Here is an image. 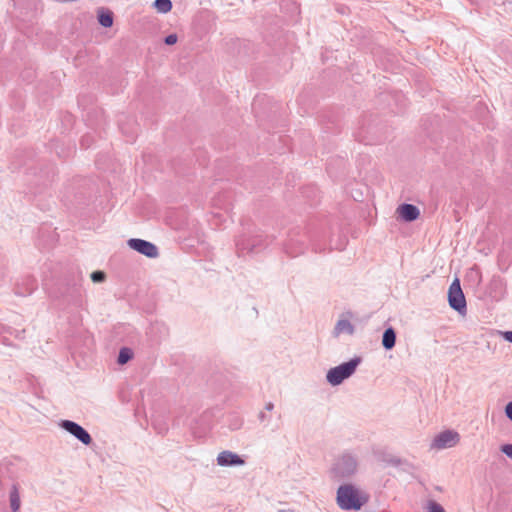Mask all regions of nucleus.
<instances>
[{
	"label": "nucleus",
	"instance_id": "f03ea898",
	"mask_svg": "<svg viewBox=\"0 0 512 512\" xmlns=\"http://www.w3.org/2000/svg\"><path fill=\"white\" fill-rule=\"evenodd\" d=\"M358 471V457L352 452L341 454L330 469L331 478L337 481L353 477Z\"/></svg>",
	"mask_w": 512,
	"mask_h": 512
},
{
	"label": "nucleus",
	"instance_id": "4be33fe9",
	"mask_svg": "<svg viewBox=\"0 0 512 512\" xmlns=\"http://www.w3.org/2000/svg\"><path fill=\"white\" fill-rule=\"evenodd\" d=\"M178 40V37L176 34H169L164 38V43L166 45H174Z\"/></svg>",
	"mask_w": 512,
	"mask_h": 512
},
{
	"label": "nucleus",
	"instance_id": "1a4fd4ad",
	"mask_svg": "<svg viewBox=\"0 0 512 512\" xmlns=\"http://www.w3.org/2000/svg\"><path fill=\"white\" fill-rule=\"evenodd\" d=\"M216 460L217 464L222 467L242 466L245 464V461L241 456L230 450L220 452Z\"/></svg>",
	"mask_w": 512,
	"mask_h": 512
},
{
	"label": "nucleus",
	"instance_id": "393cba45",
	"mask_svg": "<svg viewBox=\"0 0 512 512\" xmlns=\"http://www.w3.org/2000/svg\"><path fill=\"white\" fill-rule=\"evenodd\" d=\"M502 336L506 341L512 343V331L502 332Z\"/></svg>",
	"mask_w": 512,
	"mask_h": 512
},
{
	"label": "nucleus",
	"instance_id": "0eeeda50",
	"mask_svg": "<svg viewBox=\"0 0 512 512\" xmlns=\"http://www.w3.org/2000/svg\"><path fill=\"white\" fill-rule=\"evenodd\" d=\"M58 426L86 446H89L93 441L89 432L72 420H60Z\"/></svg>",
	"mask_w": 512,
	"mask_h": 512
},
{
	"label": "nucleus",
	"instance_id": "20e7f679",
	"mask_svg": "<svg viewBox=\"0 0 512 512\" xmlns=\"http://www.w3.org/2000/svg\"><path fill=\"white\" fill-rule=\"evenodd\" d=\"M362 362L360 356H355L347 362H343L328 370L326 380L331 386H338L344 380L351 377Z\"/></svg>",
	"mask_w": 512,
	"mask_h": 512
},
{
	"label": "nucleus",
	"instance_id": "f8f14e48",
	"mask_svg": "<svg viewBox=\"0 0 512 512\" xmlns=\"http://www.w3.org/2000/svg\"><path fill=\"white\" fill-rule=\"evenodd\" d=\"M354 332L355 327L348 319H339L335 324L333 335L334 337H338L343 333L353 335Z\"/></svg>",
	"mask_w": 512,
	"mask_h": 512
},
{
	"label": "nucleus",
	"instance_id": "b1692460",
	"mask_svg": "<svg viewBox=\"0 0 512 512\" xmlns=\"http://www.w3.org/2000/svg\"><path fill=\"white\" fill-rule=\"evenodd\" d=\"M505 414L506 417L512 421V401L507 403L505 407Z\"/></svg>",
	"mask_w": 512,
	"mask_h": 512
},
{
	"label": "nucleus",
	"instance_id": "423d86ee",
	"mask_svg": "<svg viewBox=\"0 0 512 512\" xmlns=\"http://www.w3.org/2000/svg\"><path fill=\"white\" fill-rule=\"evenodd\" d=\"M460 441L457 431L448 429L438 433L430 443L431 450H443L456 446Z\"/></svg>",
	"mask_w": 512,
	"mask_h": 512
},
{
	"label": "nucleus",
	"instance_id": "aec40b11",
	"mask_svg": "<svg viewBox=\"0 0 512 512\" xmlns=\"http://www.w3.org/2000/svg\"><path fill=\"white\" fill-rule=\"evenodd\" d=\"M428 512H445V509L439 503L430 501L428 505Z\"/></svg>",
	"mask_w": 512,
	"mask_h": 512
},
{
	"label": "nucleus",
	"instance_id": "7ed1b4c3",
	"mask_svg": "<svg viewBox=\"0 0 512 512\" xmlns=\"http://www.w3.org/2000/svg\"><path fill=\"white\" fill-rule=\"evenodd\" d=\"M238 256L255 255L268 246L267 239L262 234L241 235L235 242Z\"/></svg>",
	"mask_w": 512,
	"mask_h": 512
},
{
	"label": "nucleus",
	"instance_id": "cd10ccee",
	"mask_svg": "<svg viewBox=\"0 0 512 512\" xmlns=\"http://www.w3.org/2000/svg\"><path fill=\"white\" fill-rule=\"evenodd\" d=\"M389 463L393 466H399L401 464V460L399 458H392L389 460Z\"/></svg>",
	"mask_w": 512,
	"mask_h": 512
},
{
	"label": "nucleus",
	"instance_id": "ddd939ff",
	"mask_svg": "<svg viewBox=\"0 0 512 512\" xmlns=\"http://www.w3.org/2000/svg\"><path fill=\"white\" fill-rule=\"evenodd\" d=\"M396 344V331L392 326L386 328L382 335V346L385 350H391Z\"/></svg>",
	"mask_w": 512,
	"mask_h": 512
},
{
	"label": "nucleus",
	"instance_id": "6e6552de",
	"mask_svg": "<svg viewBox=\"0 0 512 512\" xmlns=\"http://www.w3.org/2000/svg\"><path fill=\"white\" fill-rule=\"evenodd\" d=\"M127 244L131 249L148 258H156L158 256L157 246L150 241L139 238H131L128 240Z\"/></svg>",
	"mask_w": 512,
	"mask_h": 512
},
{
	"label": "nucleus",
	"instance_id": "5701e85b",
	"mask_svg": "<svg viewBox=\"0 0 512 512\" xmlns=\"http://www.w3.org/2000/svg\"><path fill=\"white\" fill-rule=\"evenodd\" d=\"M501 452H503L507 457L512 459V444L502 445Z\"/></svg>",
	"mask_w": 512,
	"mask_h": 512
},
{
	"label": "nucleus",
	"instance_id": "2eb2a0df",
	"mask_svg": "<svg viewBox=\"0 0 512 512\" xmlns=\"http://www.w3.org/2000/svg\"><path fill=\"white\" fill-rule=\"evenodd\" d=\"M10 508L13 512L20 509L21 501L17 484H13L9 492Z\"/></svg>",
	"mask_w": 512,
	"mask_h": 512
},
{
	"label": "nucleus",
	"instance_id": "6ab92c4d",
	"mask_svg": "<svg viewBox=\"0 0 512 512\" xmlns=\"http://www.w3.org/2000/svg\"><path fill=\"white\" fill-rule=\"evenodd\" d=\"M106 275L103 271L97 270L91 273V280L95 283H101L105 280Z\"/></svg>",
	"mask_w": 512,
	"mask_h": 512
},
{
	"label": "nucleus",
	"instance_id": "f3484780",
	"mask_svg": "<svg viewBox=\"0 0 512 512\" xmlns=\"http://www.w3.org/2000/svg\"><path fill=\"white\" fill-rule=\"evenodd\" d=\"M133 358V351L128 347H122L119 351L117 362L121 365L126 364Z\"/></svg>",
	"mask_w": 512,
	"mask_h": 512
},
{
	"label": "nucleus",
	"instance_id": "412c9836",
	"mask_svg": "<svg viewBox=\"0 0 512 512\" xmlns=\"http://www.w3.org/2000/svg\"><path fill=\"white\" fill-rule=\"evenodd\" d=\"M257 418L260 423H264L267 426L271 421V416L267 414L265 411H260L257 415Z\"/></svg>",
	"mask_w": 512,
	"mask_h": 512
},
{
	"label": "nucleus",
	"instance_id": "bb28decb",
	"mask_svg": "<svg viewBox=\"0 0 512 512\" xmlns=\"http://www.w3.org/2000/svg\"><path fill=\"white\" fill-rule=\"evenodd\" d=\"M81 145L88 148L90 146V143H89V137L88 136H84L81 140Z\"/></svg>",
	"mask_w": 512,
	"mask_h": 512
},
{
	"label": "nucleus",
	"instance_id": "9d476101",
	"mask_svg": "<svg viewBox=\"0 0 512 512\" xmlns=\"http://www.w3.org/2000/svg\"><path fill=\"white\" fill-rule=\"evenodd\" d=\"M306 249V241L303 239L296 238L295 235H291L290 238L284 244L285 252L291 257H296L304 253Z\"/></svg>",
	"mask_w": 512,
	"mask_h": 512
},
{
	"label": "nucleus",
	"instance_id": "39448f33",
	"mask_svg": "<svg viewBox=\"0 0 512 512\" xmlns=\"http://www.w3.org/2000/svg\"><path fill=\"white\" fill-rule=\"evenodd\" d=\"M448 303L449 306L458 312L460 315H465L467 312V305L464 293L461 289L459 279H455L448 290Z\"/></svg>",
	"mask_w": 512,
	"mask_h": 512
},
{
	"label": "nucleus",
	"instance_id": "a211bd4d",
	"mask_svg": "<svg viewBox=\"0 0 512 512\" xmlns=\"http://www.w3.org/2000/svg\"><path fill=\"white\" fill-rule=\"evenodd\" d=\"M153 6L160 13H168L172 9V1L171 0H155Z\"/></svg>",
	"mask_w": 512,
	"mask_h": 512
},
{
	"label": "nucleus",
	"instance_id": "dca6fc26",
	"mask_svg": "<svg viewBox=\"0 0 512 512\" xmlns=\"http://www.w3.org/2000/svg\"><path fill=\"white\" fill-rule=\"evenodd\" d=\"M27 287L21 289L19 286L16 288L15 293L20 296L30 295L37 287L36 281L33 278H27Z\"/></svg>",
	"mask_w": 512,
	"mask_h": 512
},
{
	"label": "nucleus",
	"instance_id": "4468645a",
	"mask_svg": "<svg viewBox=\"0 0 512 512\" xmlns=\"http://www.w3.org/2000/svg\"><path fill=\"white\" fill-rule=\"evenodd\" d=\"M97 19L102 27L110 28L113 25L114 16L110 10L106 8H100L97 11Z\"/></svg>",
	"mask_w": 512,
	"mask_h": 512
},
{
	"label": "nucleus",
	"instance_id": "a878e982",
	"mask_svg": "<svg viewBox=\"0 0 512 512\" xmlns=\"http://www.w3.org/2000/svg\"><path fill=\"white\" fill-rule=\"evenodd\" d=\"M274 407H275V405H274V403H273V402H271V401H270V402H267V403L265 404V406H264V410H263V411H265V412H272V411H273V409H274Z\"/></svg>",
	"mask_w": 512,
	"mask_h": 512
},
{
	"label": "nucleus",
	"instance_id": "f257e3e1",
	"mask_svg": "<svg viewBox=\"0 0 512 512\" xmlns=\"http://www.w3.org/2000/svg\"><path fill=\"white\" fill-rule=\"evenodd\" d=\"M368 501L369 495L352 484L340 485L337 489L336 502L344 511H359Z\"/></svg>",
	"mask_w": 512,
	"mask_h": 512
},
{
	"label": "nucleus",
	"instance_id": "9b49d317",
	"mask_svg": "<svg viewBox=\"0 0 512 512\" xmlns=\"http://www.w3.org/2000/svg\"><path fill=\"white\" fill-rule=\"evenodd\" d=\"M397 212L405 222H413L420 216V210L417 206L409 203H403L397 208Z\"/></svg>",
	"mask_w": 512,
	"mask_h": 512
}]
</instances>
